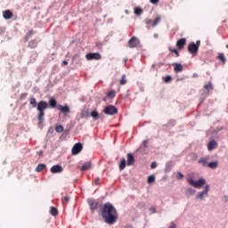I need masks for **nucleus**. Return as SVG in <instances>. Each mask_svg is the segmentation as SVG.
<instances>
[{
	"label": "nucleus",
	"mask_w": 228,
	"mask_h": 228,
	"mask_svg": "<svg viewBox=\"0 0 228 228\" xmlns=\"http://www.w3.org/2000/svg\"><path fill=\"white\" fill-rule=\"evenodd\" d=\"M101 216L104 219L105 224L109 225H113L115 222L118 219V213L117 208L112 206L111 203L106 202L101 209Z\"/></svg>",
	"instance_id": "obj_1"
},
{
	"label": "nucleus",
	"mask_w": 228,
	"mask_h": 228,
	"mask_svg": "<svg viewBox=\"0 0 228 228\" xmlns=\"http://www.w3.org/2000/svg\"><path fill=\"white\" fill-rule=\"evenodd\" d=\"M29 104L32 106V108H37L38 111L37 118L39 122H44V117H45V110L49 108V103H47L45 101H40L37 106V99L30 98Z\"/></svg>",
	"instance_id": "obj_2"
},
{
	"label": "nucleus",
	"mask_w": 228,
	"mask_h": 228,
	"mask_svg": "<svg viewBox=\"0 0 228 228\" xmlns=\"http://www.w3.org/2000/svg\"><path fill=\"white\" fill-rule=\"evenodd\" d=\"M200 47V40L191 42L188 45V52L193 56H197V53H199V48Z\"/></svg>",
	"instance_id": "obj_3"
},
{
	"label": "nucleus",
	"mask_w": 228,
	"mask_h": 228,
	"mask_svg": "<svg viewBox=\"0 0 228 228\" xmlns=\"http://www.w3.org/2000/svg\"><path fill=\"white\" fill-rule=\"evenodd\" d=\"M188 183L191 184V186H194V188H202V186L206 184V180L204 178H200L197 182H194L193 179L189 178Z\"/></svg>",
	"instance_id": "obj_4"
},
{
	"label": "nucleus",
	"mask_w": 228,
	"mask_h": 228,
	"mask_svg": "<svg viewBox=\"0 0 228 228\" xmlns=\"http://www.w3.org/2000/svg\"><path fill=\"white\" fill-rule=\"evenodd\" d=\"M159 22H161L160 15H157L155 17L154 20H152L151 19L145 20V24H147L148 26H152L153 28H155V26H158V24H159Z\"/></svg>",
	"instance_id": "obj_5"
},
{
	"label": "nucleus",
	"mask_w": 228,
	"mask_h": 228,
	"mask_svg": "<svg viewBox=\"0 0 228 228\" xmlns=\"http://www.w3.org/2000/svg\"><path fill=\"white\" fill-rule=\"evenodd\" d=\"M103 113H105V115H117V113H118V110H117L113 105H109L105 107Z\"/></svg>",
	"instance_id": "obj_6"
},
{
	"label": "nucleus",
	"mask_w": 228,
	"mask_h": 228,
	"mask_svg": "<svg viewBox=\"0 0 228 228\" xmlns=\"http://www.w3.org/2000/svg\"><path fill=\"white\" fill-rule=\"evenodd\" d=\"M87 61H92V60H101L102 56L99 53H90L86 55Z\"/></svg>",
	"instance_id": "obj_7"
},
{
	"label": "nucleus",
	"mask_w": 228,
	"mask_h": 228,
	"mask_svg": "<svg viewBox=\"0 0 228 228\" xmlns=\"http://www.w3.org/2000/svg\"><path fill=\"white\" fill-rule=\"evenodd\" d=\"M138 45H140V40L136 38V37H133L128 41V47H130V49H134V47H138Z\"/></svg>",
	"instance_id": "obj_8"
},
{
	"label": "nucleus",
	"mask_w": 228,
	"mask_h": 228,
	"mask_svg": "<svg viewBox=\"0 0 228 228\" xmlns=\"http://www.w3.org/2000/svg\"><path fill=\"white\" fill-rule=\"evenodd\" d=\"M81 151H83V144H81V142H78L73 146L71 152L73 156H76V154H79Z\"/></svg>",
	"instance_id": "obj_9"
},
{
	"label": "nucleus",
	"mask_w": 228,
	"mask_h": 228,
	"mask_svg": "<svg viewBox=\"0 0 228 228\" xmlns=\"http://www.w3.org/2000/svg\"><path fill=\"white\" fill-rule=\"evenodd\" d=\"M87 204L90 206L92 211H95L99 208V202L95 201L94 199L87 200Z\"/></svg>",
	"instance_id": "obj_10"
},
{
	"label": "nucleus",
	"mask_w": 228,
	"mask_h": 228,
	"mask_svg": "<svg viewBox=\"0 0 228 228\" xmlns=\"http://www.w3.org/2000/svg\"><path fill=\"white\" fill-rule=\"evenodd\" d=\"M209 156H206V157H201L198 163L199 165H201V167H208V165H209Z\"/></svg>",
	"instance_id": "obj_11"
},
{
	"label": "nucleus",
	"mask_w": 228,
	"mask_h": 228,
	"mask_svg": "<svg viewBox=\"0 0 228 228\" xmlns=\"http://www.w3.org/2000/svg\"><path fill=\"white\" fill-rule=\"evenodd\" d=\"M50 171L52 174H61V172H63V167L60 165H54L51 167Z\"/></svg>",
	"instance_id": "obj_12"
},
{
	"label": "nucleus",
	"mask_w": 228,
	"mask_h": 228,
	"mask_svg": "<svg viewBox=\"0 0 228 228\" xmlns=\"http://www.w3.org/2000/svg\"><path fill=\"white\" fill-rule=\"evenodd\" d=\"M184 45H186V38H180V39H178L177 40V42H176V47L178 48V49H184Z\"/></svg>",
	"instance_id": "obj_13"
},
{
	"label": "nucleus",
	"mask_w": 228,
	"mask_h": 228,
	"mask_svg": "<svg viewBox=\"0 0 228 228\" xmlns=\"http://www.w3.org/2000/svg\"><path fill=\"white\" fill-rule=\"evenodd\" d=\"M3 17L5 19V20H10L13 17V12L10 10H6L3 12Z\"/></svg>",
	"instance_id": "obj_14"
},
{
	"label": "nucleus",
	"mask_w": 228,
	"mask_h": 228,
	"mask_svg": "<svg viewBox=\"0 0 228 228\" xmlns=\"http://www.w3.org/2000/svg\"><path fill=\"white\" fill-rule=\"evenodd\" d=\"M58 110L61 111V113H70V107L68 105H58Z\"/></svg>",
	"instance_id": "obj_15"
},
{
	"label": "nucleus",
	"mask_w": 228,
	"mask_h": 228,
	"mask_svg": "<svg viewBox=\"0 0 228 228\" xmlns=\"http://www.w3.org/2000/svg\"><path fill=\"white\" fill-rule=\"evenodd\" d=\"M209 191V185H206L203 191L200 192L197 195V199H204V196H208V192Z\"/></svg>",
	"instance_id": "obj_16"
},
{
	"label": "nucleus",
	"mask_w": 228,
	"mask_h": 228,
	"mask_svg": "<svg viewBox=\"0 0 228 228\" xmlns=\"http://www.w3.org/2000/svg\"><path fill=\"white\" fill-rule=\"evenodd\" d=\"M218 147V142L216 141L212 140L208 143V151H213V149H216Z\"/></svg>",
	"instance_id": "obj_17"
},
{
	"label": "nucleus",
	"mask_w": 228,
	"mask_h": 228,
	"mask_svg": "<svg viewBox=\"0 0 228 228\" xmlns=\"http://www.w3.org/2000/svg\"><path fill=\"white\" fill-rule=\"evenodd\" d=\"M174 70L176 74L183 72V65L181 63H173Z\"/></svg>",
	"instance_id": "obj_18"
},
{
	"label": "nucleus",
	"mask_w": 228,
	"mask_h": 228,
	"mask_svg": "<svg viewBox=\"0 0 228 228\" xmlns=\"http://www.w3.org/2000/svg\"><path fill=\"white\" fill-rule=\"evenodd\" d=\"M127 165L128 167H132V165H134V156H133V154L131 153L127 154Z\"/></svg>",
	"instance_id": "obj_19"
},
{
	"label": "nucleus",
	"mask_w": 228,
	"mask_h": 228,
	"mask_svg": "<svg viewBox=\"0 0 228 228\" xmlns=\"http://www.w3.org/2000/svg\"><path fill=\"white\" fill-rule=\"evenodd\" d=\"M28 47L30 49H37V47H38V41H37L36 39L29 41Z\"/></svg>",
	"instance_id": "obj_20"
},
{
	"label": "nucleus",
	"mask_w": 228,
	"mask_h": 228,
	"mask_svg": "<svg viewBox=\"0 0 228 228\" xmlns=\"http://www.w3.org/2000/svg\"><path fill=\"white\" fill-rule=\"evenodd\" d=\"M90 167H92V163L87 162L81 167L80 170H81V172H85V171L88 170L90 168Z\"/></svg>",
	"instance_id": "obj_21"
},
{
	"label": "nucleus",
	"mask_w": 228,
	"mask_h": 228,
	"mask_svg": "<svg viewBox=\"0 0 228 228\" xmlns=\"http://www.w3.org/2000/svg\"><path fill=\"white\" fill-rule=\"evenodd\" d=\"M134 13L135 15H137V17H140V15H142L143 13V9L140 8V7H135L134 11Z\"/></svg>",
	"instance_id": "obj_22"
},
{
	"label": "nucleus",
	"mask_w": 228,
	"mask_h": 228,
	"mask_svg": "<svg viewBox=\"0 0 228 228\" xmlns=\"http://www.w3.org/2000/svg\"><path fill=\"white\" fill-rule=\"evenodd\" d=\"M33 35H35V30H33V29L29 30V31L26 34V36H25V42H28V41L29 40V38H30L31 37H33Z\"/></svg>",
	"instance_id": "obj_23"
},
{
	"label": "nucleus",
	"mask_w": 228,
	"mask_h": 228,
	"mask_svg": "<svg viewBox=\"0 0 228 228\" xmlns=\"http://www.w3.org/2000/svg\"><path fill=\"white\" fill-rule=\"evenodd\" d=\"M208 167L212 169L218 168V161L209 162Z\"/></svg>",
	"instance_id": "obj_24"
},
{
	"label": "nucleus",
	"mask_w": 228,
	"mask_h": 228,
	"mask_svg": "<svg viewBox=\"0 0 228 228\" xmlns=\"http://www.w3.org/2000/svg\"><path fill=\"white\" fill-rule=\"evenodd\" d=\"M217 60H220L222 63H225L227 61V59H225V55L222 53L218 54Z\"/></svg>",
	"instance_id": "obj_25"
},
{
	"label": "nucleus",
	"mask_w": 228,
	"mask_h": 228,
	"mask_svg": "<svg viewBox=\"0 0 228 228\" xmlns=\"http://www.w3.org/2000/svg\"><path fill=\"white\" fill-rule=\"evenodd\" d=\"M117 93L114 90H110L107 93V97H109V99H114Z\"/></svg>",
	"instance_id": "obj_26"
},
{
	"label": "nucleus",
	"mask_w": 228,
	"mask_h": 228,
	"mask_svg": "<svg viewBox=\"0 0 228 228\" xmlns=\"http://www.w3.org/2000/svg\"><path fill=\"white\" fill-rule=\"evenodd\" d=\"M57 104H58V102H56V100H54L53 98H51L49 100V106H50V108H56Z\"/></svg>",
	"instance_id": "obj_27"
},
{
	"label": "nucleus",
	"mask_w": 228,
	"mask_h": 228,
	"mask_svg": "<svg viewBox=\"0 0 228 228\" xmlns=\"http://www.w3.org/2000/svg\"><path fill=\"white\" fill-rule=\"evenodd\" d=\"M91 117H93L94 120H99L100 118L99 112H97L96 110H93L91 112Z\"/></svg>",
	"instance_id": "obj_28"
},
{
	"label": "nucleus",
	"mask_w": 228,
	"mask_h": 228,
	"mask_svg": "<svg viewBox=\"0 0 228 228\" xmlns=\"http://www.w3.org/2000/svg\"><path fill=\"white\" fill-rule=\"evenodd\" d=\"M45 164H39L36 167V172H42V170H45Z\"/></svg>",
	"instance_id": "obj_29"
},
{
	"label": "nucleus",
	"mask_w": 228,
	"mask_h": 228,
	"mask_svg": "<svg viewBox=\"0 0 228 228\" xmlns=\"http://www.w3.org/2000/svg\"><path fill=\"white\" fill-rule=\"evenodd\" d=\"M50 213L53 216H57L58 215V208H54V207H51V210Z\"/></svg>",
	"instance_id": "obj_30"
},
{
	"label": "nucleus",
	"mask_w": 228,
	"mask_h": 228,
	"mask_svg": "<svg viewBox=\"0 0 228 228\" xmlns=\"http://www.w3.org/2000/svg\"><path fill=\"white\" fill-rule=\"evenodd\" d=\"M126 168V159H122L119 164V170H124Z\"/></svg>",
	"instance_id": "obj_31"
},
{
	"label": "nucleus",
	"mask_w": 228,
	"mask_h": 228,
	"mask_svg": "<svg viewBox=\"0 0 228 228\" xmlns=\"http://www.w3.org/2000/svg\"><path fill=\"white\" fill-rule=\"evenodd\" d=\"M168 51H170V53H175V54L176 55V58H179L180 54H179V52L177 51V49L169 47Z\"/></svg>",
	"instance_id": "obj_32"
},
{
	"label": "nucleus",
	"mask_w": 228,
	"mask_h": 228,
	"mask_svg": "<svg viewBox=\"0 0 228 228\" xmlns=\"http://www.w3.org/2000/svg\"><path fill=\"white\" fill-rule=\"evenodd\" d=\"M172 167H174V165L172 164V162H167L166 164V172H170V170H172Z\"/></svg>",
	"instance_id": "obj_33"
},
{
	"label": "nucleus",
	"mask_w": 228,
	"mask_h": 228,
	"mask_svg": "<svg viewBox=\"0 0 228 228\" xmlns=\"http://www.w3.org/2000/svg\"><path fill=\"white\" fill-rule=\"evenodd\" d=\"M126 75H122L121 79L119 81V84L121 86H124V85H126V83H127V79H126Z\"/></svg>",
	"instance_id": "obj_34"
},
{
	"label": "nucleus",
	"mask_w": 228,
	"mask_h": 228,
	"mask_svg": "<svg viewBox=\"0 0 228 228\" xmlns=\"http://www.w3.org/2000/svg\"><path fill=\"white\" fill-rule=\"evenodd\" d=\"M155 181H156V176H154V175L148 176L149 184H152V183H154Z\"/></svg>",
	"instance_id": "obj_35"
},
{
	"label": "nucleus",
	"mask_w": 228,
	"mask_h": 228,
	"mask_svg": "<svg viewBox=\"0 0 228 228\" xmlns=\"http://www.w3.org/2000/svg\"><path fill=\"white\" fill-rule=\"evenodd\" d=\"M204 88L205 90H208V91L213 90V85L211 84V82H209L208 85L204 86Z\"/></svg>",
	"instance_id": "obj_36"
},
{
	"label": "nucleus",
	"mask_w": 228,
	"mask_h": 228,
	"mask_svg": "<svg viewBox=\"0 0 228 228\" xmlns=\"http://www.w3.org/2000/svg\"><path fill=\"white\" fill-rule=\"evenodd\" d=\"M55 131H56V133H61L63 131V126L59 125V126H55Z\"/></svg>",
	"instance_id": "obj_37"
},
{
	"label": "nucleus",
	"mask_w": 228,
	"mask_h": 228,
	"mask_svg": "<svg viewBox=\"0 0 228 228\" xmlns=\"http://www.w3.org/2000/svg\"><path fill=\"white\" fill-rule=\"evenodd\" d=\"M176 179H178V180L184 179V175H183V173H181V172H177L176 173Z\"/></svg>",
	"instance_id": "obj_38"
},
{
	"label": "nucleus",
	"mask_w": 228,
	"mask_h": 228,
	"mask_svg": "<svg viewBox=\"0 0 228 228\" xmlns=\"http://www.w3.org/2000/svg\"><path fill=\"white\" fill-rule=\"evenodd\" d=\"M69 200H70V198L69 196H65L62 199V204H69Z\"/></svg>",
	"instance_id": "obj_39"
},
{
	"label": "nucleus",
	"mask_w": 228,
	"mask_h": 228,
	"mask_svg": "<svg viewBox=\"0 0 228 228\" xmlns=\"http://www.w3.org/2000/svg\"><path fill=\"white\" fill-rule=\"evenodd\" d=\"M164 81H165L166 83H170V81H172V77H171V76H166V77H164Z\"/></svg>",
	"instance_id": "obj_40"
},
{
	"label": "nucleus",
	"mask_w": 228,
	"mask_h": 228,
	"mask_svg": "<svg viewBox=\"0 0 228 228\" xmlns=\"http://www.w3.org/2000/svg\"><path fill=\"white\" fill-rule=\"evenodd\" d=\"M94 184H96V185L101 184V178L96 177V178L94 179Z\"/></svg>",
	"instance_id": "obj_41"
},
{
	"label": "nucleus",
	"mask_w": 228,
	"mask_h": 228,
	"mask_svg": "<svg viewBox=\"0 0 228 228\" xmlns=\"http://www.w3.org/2000/svg\"><path fill=\"white\" fill-rule=\"evenodd\" d=\"M187 193H190V195H193V193H195V190H193V189H188V190H187Z\"/></svg>",
	"instance_id": "obj_42"
},
{
	"label": "nucleus",
	"mask_w": 228,
	"mask_h": 228,
	"mask_svg": "<svg viewBox=\"0 0 228 228\" xmlns=\"http://www.w3.org/2000/svg\"><path fill=\"white\" fill-rule=\"evenodd\" d=\"M158 167V164L156 162H152L151 165V168L154 169Z\"/></svg>",
	"instance_id": "obj_43"
},
{
	"label": "nucleus",
	"mask_w": 228,
	"mask_h": 228,
	"mask_svg": "<svg viewBox=\"0 0 228 228\" xmlns=\"http://www.w3.org/2000/svg\"><path fill=\"white\" fill-rule=\"evenodd\" d=\"M151 3L152 4H158V3H159V0H151Z\"/></svg>",
	"instance_id": "obj_44"
},
{
	"label": "nucleus",
	"mask_w": 228,
	"mask_h": 228,
	"mask_svg": "<svg viewBox=\"0 0 228 228\" xmlns=\"http://www.w3.org/2000/svg\"><path fill=\"white\" fill-rule=\"evenodd\" d=\"M28 96L27 93H24L20 95V99H26V97Z\"/></svg>",
	"instance_id": "obj_45"
},
{
	"label": "nucleus",
	"mask_w": 228,
	"mask_h": 228,
	"mask_svg": "<svg viewBox=\"0 0 228 228\" xmlns=\"http://www.w3.org/2000/svg\"><path fill=\"white\" fill-rule=\"evenodd\" d=\"M67 65H69V61H62V67H65V66H67Z\"/></svg>",
	"instance_id": "obj_46"
},
{
	"label": "nucleus",
	"mask_w": 228,
	"mask_h": 228,
	"mask_svg": "<svg viewBox=\"0 0 228 228\" xmlns=\"http://www.w3.org/2000/svg\"><path fill=\"white\" fill-rule=\"evenodd\" d=\"M149 143V142H147V141H143V145H144V147H147V144Z\"/></svg>",
	"instance_id": "obj_47"
},
{
	"label": "nucleus",
	"mask_w": 228,
	"mask_h": 228,
	"mask_svg": "<svg viewBox=\"0 0 228 228\" xmlns=\"http://www.w3.org/2000/svg\"><path fill=\"white\" fill-rule=\"evenodd\" d=\"M38 154H39V156H44V151H40L38 152Z\"/></svg>",
	"instance_id": "obj_48"
},
{
	"label": "nucleus",
	"mask_w": 228,
	"mask_h": 228,
	"mask_svg": "<svg viewBox=\"0 0 228 228\" xmlns=\"http://www.w3.org/2000/svg\"><path fill=\"white\" fill-rule=\"evenodd\" d=\"M154 38H158L159 36L158 34H154Z\"/></svg>",
	"instance_id": "obj_49"
},
{
	"label": "nucleus",
	"mask_w": 228,
	"mask_h": 228,
	"mask_svg": "<svg viewBox=\"0 0 228 228\" xmlns=\"http://www.w3.org/2000/svg\"><path fill=\"white\" fill-rule=\"evenodd\" d=\"M125 228H133L131 225H126Z\"/></svg>",
	"instance_id": "obj_50"
},
{
	"label": "nucleus",
	"mask_w": 228,
	"mask_h": 228,
	"mask_svg": "<svg viewBox=\"0 0 228 228\" xmlns=\"http://www.w3.org/2000/svg\"><path fill=\"white\" fill-rule=\"evenodd\" d=\"M226 49H228V45H226Z\"/></svg>",
	"instance_id": "obj_51"
}]
</instances>
